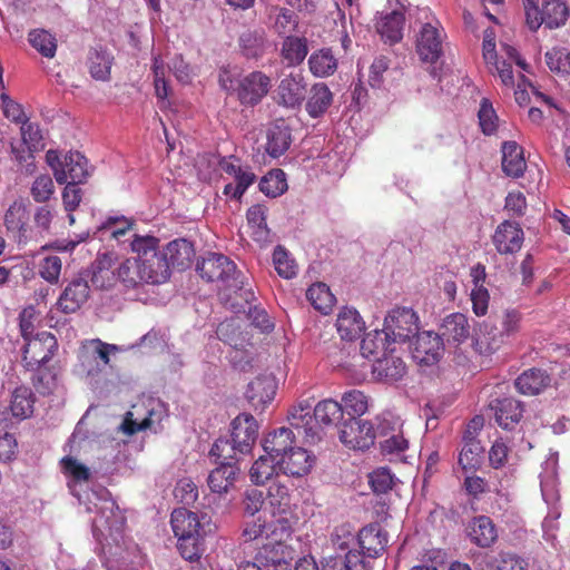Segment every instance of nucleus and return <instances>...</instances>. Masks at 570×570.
Returning a JSON list of instances; mask_svg holds the SVG:
<instances>
[{
    "label": "nucleus",
    "instance_id": "f257e3e1",
    "mask_svg": "<svg viewBox=\"0 0 570 570\" xmlns=\"http://www.w3.org/2000/svg\"><path fill=\"white\" fill-rule=\"evenodd\" d=\"M170 523L174 534L178 539L177 548L181 557L189 561L200 558L204 551V538L217 529L216 522L208 512L198 514L185 508L173 511Z\"/></svg>",
    "mask_w": 570,
    "mask_h": 570
},
{
    "label": "nucleus",
    "instance_id": "f03ea898",
    "mask_svg": "<svg viewBox=\"0 0 570 570\" xmlns=\"http://www.w3.org/2000/svg\"><path fill=\"white\" fill-rule=\"evenodd\" d=\"M196 271L207 282L220 283L219 289L233 291L249 304L254 293L244 289V276L236 264L227 256L219 253H208L197 262Z\"/></svg>",
    "mask_w": 570,
    "mask_h": 570
},
{
    "label": "nucleus",
    "instance_id": "7ed1b4c3",
    "mask_svg": "<svg viewBox=\"0 0 570 570\" xmlns=\"http://www.w3.org/2000/svg\"><path fill=\"white\" fill-rule=\"evenodd\" d=\"M291 532L289 522L284 518L277 519L276 527L258 546L255 560L267 570H291L289 566L295 557V550L286 543Z\"/></svg>",
    "mask_w": 570,
    "mask_h": 570
},
{
    "label": "nucleus",
    "instance_id": "20e7f679",
    "mask_svg": "<svg viewBox=\"0 0 570 570\" xmlns=\"http://www.w3.org/2000/svg\"><path fill=\"white\" fill-rule=\"evenodd\" d=\"M159 240L154 236L135 235L130 243L131 250L137 254L146 284L165 283L169 276V263L166 255L158 250Z\"/></svg>",
    "mask_w": 570,
    "mask_h": 570
},
{
    "label": "nucleus",
    "instance_id": "39448f33",
    "mask_svg": "<svg viewBox=\"0 0 570 570\" xmlns=\"http://www.w3.org/2000/svg\"><path fill=\"white\" fill-rule=\"evenodd\" d=\"M96 497L97 502H92L94 509L88 507V511L96 512L92 520L94 531L117 540L125 528L126 518L115 500L109 498L108 491H102L101 495L96 494Z\"/></svg>",
    "mask_w": 570,
    "mask_h": 570
},
{
    "label": "nucleus",
    "instance_id": "423d86ee",
    "mask_svg": "<svg viewBox=\"0 0 570 570\" xmlns=\"http://www.w3.org/2000/svg\"><path fill=\"white\" fill-rule=\"evenodd\" d=\"M383 330L392 344L409 342L417 334V316L411 308H394L385 316Z\"/></svg>",
    "mask_w": 570,
    "mask_h": 570
},
{
    "label": "nucleus",
    "instance_id": "0eeeda50",
    "mask_svg": "<svg viewBox=\"0 0 570 570\" xmlns=\"http://www.w3.org/2000/svg\"><path fill=\"white\" fill-rule=\"evenodd\" d=\"M307 92L308 82L305 76L299 71L289 72L279 80L274 99L278 106L299 110L306 100Z\"/></svg>",
    "mask_w": 570,
    "mask_h": 570
},
{
    "label": "nucleus",
    "instance_id": "6e6552de",
    "mask_svg": "<svg viewBox=\"0 0 570 570\" xmlns=\"http://www.w3.org/2000/svg\"><path fill=\"white\" fill-rule=\"evenodd\" d=\"M377 436V429L368 421L360 417H346L341 423L340 441L353 450L370 449Z\"/></svg>",
    "mask_w": 570,
    "mask_h": 570
},
{
    "label": "nucleus",
    "instance_id": "1a4fd4ad",
    "mask_svg": "<svg viewBox=\"0 0 570 570\" xmlns=\"http://www.w3.org/2000/svg\"><path fill=\"white\" fill-rule=\"evenodd\" d=\"M569 17V8L566 0H542L538 10L528 13V27L537 31L542 24L549 29H557L566 24Z\"/></svg>",
    "mask_w": 570,
    "mask_h": 570
},
{
    "label": "nucleus",
    "instance_id": "9d476101",
    "mask_svg": "<svg viewBox=\"0 0 570 570\" xmlns=\"http://www.w3.org/2000/svg\"><path fill=\"white\" fill-rule=\"evenodd\" d=\"M58 343L49 332H41L24 346L23 361L29 368L40 367L47 364L53 356Z\"/></svg>",
    "mask_w": 570,
    "mask_h": 570
},
{
    "label": "nucleus",
    "instance_id": "9b49d317",
    "mask_svg": "<svg viewBox=\"0 0 570 570\" xmlns=\"http://www.w3.org/2000/svg\"><path fill=\"white\" fill-rule=\"evenodd\" d=\"M271 78L262 71H253L239 80L236 88L242 105L255 106L268 94Z\"/></svg>",
    "mask_w": 570,
    "mask_h": 570
},
{
    "label": "nucleus",
    "instance_id": "f8f14e48",
    "mask_svg": "<svg viewBox=\"0 0 570 570\" xmlns=\"http://www.w3.org/2000/svg\"><path fill=\"white\" fill-rule=\"evenodd\" d=\"M414 337L415 341L411 344L413 358L420 364H435L443 353L444 341L440 334L431 331L417 332Z\"/></svg>",
    "mask_w": 570,
    "mask_h": 570
},
{
    "label": "nucleus",
    "instance_id": "ddd939ff",
    "mask_svg": "<svg viewBox=\"0 0 570 570\" xmlns=\"http://www.w3.org/2000/svg\"><path fill=\"white\" fill-rule=\"evenodd\" d=\"M28 206L22 199L14 200L4 214V226L18 245H26L30 239Z\"/></svg>",
    "mask_w": 570,
    "mask_h": 570
},
{
    "label": "nucleus",
    "instance_id": "4468645a",
    "mask_svg": "<svg viewBox=\"0 0 570 570\" xmlns=\"http://www.w3.org/2000/svg\"><path fill=\"white\" fill-rule=\"evenodd\" d=\"M443 35L436 26L426 22L416 37V52L424 62L434 63L442 56Z\"/></svg>",
    "mask_w": 570,
    "mask_h": 570
},
{
    "label": "nucleus",
    "instance_id": "2eb2a0df",
    "mask_svg": "<svg viewBox=\"0 0 570 570\" xmlns=\"http://www.w3.org/2000/svg\"><path fill=\"white\" fill-rule=\"evenodd\" d=\"M312 409L314 410L308 401H302L289 413L291 425L308 444H315L323 438L322 429L308 422L309 416H313Z\"/></svg>",
    "mask_w": 570,
    "mask_h": 570
},
{
    "label": "nucleus",
    "instance_id": "dca6fc26",
    "mask_svg": "<svg viewBox=\"0 0 570 570\" xmlns=\"http://www.w3.org/2000/svg\"><path fill=\"white\" fill-rule=\"evenodd\" d=\"M258 435V424L248 413L237 415L232 422L229 438L240 448V454H249Z\"/></svg>",
    "mask_w": 570,
    "mask_h": 570
},
{
    "label": "nucleus",
    "instance_id": "f3484780",
    "mask_svg": "<svg viewBox=\"0 0 570 570\" xmlns=\"http://www.w3.org/2000/svg\"><path fill=\"white\" fill-rule=\"evenodd\" d=\"M276 387L272 375H259L248 383L245 397L254 411L263 412L273 401Z\"/></svg>",
    "mask_w": 570,
    "mask_h": 570
},
{
    "label": "nucleus",
    "instance_id": "a211bd4d",
    "mask_svg": "<svg viewBox=\"0 0 570 570\" xmlns=\"http://www.w3.org/2000/svg\"><path fill=\"white\" fill-rule=\"evenodd\" d=\"M90 288L87 279L73 278L60 294L57 307L65 314L76 313L88 301Z\"/></svg>",
    "mask_w": 570,
    "mask_h": 570
},
{
    "label": "nucleus",
    "instance_id": "6ab92c4d",
    "mask_svg": "<svg viewBox=\"0 0 570 570\" xmlns=\"http://www.w3.org/2000/svg\"><path fill=\"white\" fill-rule=\"evenodd\" d=\"M439 334L449 345L462 344L471 334L468 316L462 313H452L445 316L440 325Z\"/></svg>",
    "mask_w": 570,
    "mask_h": 570
},
{
    "label": "nucleus",
    "instance_id": "aec40b11",
    "mask_svg": "<svg viewBox=\"0 0 570 570\" xmlns=\"http://www.w3.org/2000/svg\"><path fill=\"white\" fill-rule=\"evenodd\" d=\"M314 462L315 458L305 449L294 446L284 456L278 458L276 464H278V470L286 475L303 476L311 471Z\"/></svg>",
    "mask_w": 570,
    "mask_h": 570
},
{
    "label": "nucleus",
    "instance_id": "412c9836",
    "mask_svg": "<svg viewBox=\"0 0 570 570\" xmlns=\"http://www.w3.org/2000/svg\"><path fill=\"white\" fill-rule=\"evenodd\" d=\"M523 243V230L517 223H501L494 235L493 244L500 254H513L520 250Z\"/></svg>",
    "mask_w": 570,
    "mask_h": 570
},
{
    "label": "nucleus",
    "instance_id": "4be33fe9",
    "mask_svg": "<svg viewBox=\"0 0 570 570\" xmlns=\"http://www.w3.org/2000/svg\"><path fill=\"white\" fill-rule=\"evenodd\" d=\"M468 537L479 548H490L498 540V529L491 518L478 515L469 522Z\"/></svg>",
    "mask_w": 570,
    "mask_h": 570
},
{
    "label": "nucleus",
    "instance_id": "5701e85b",
    "mask_svg": "<svg viewBox=\"0 0 570 570\" xmlns=\"http://www.w3.org/2000/svg\"><path fill=\"white\" fill-rule=\"evenodd\" d=\"M377 435L383 438L380 442L381 451L384 455H402L409 448V441L404 438L402 431L391 425L387 420H382L377 425Z\"/></svg>",
    "mask_w": 570,
    "mask_h": 570
},
{
    "label": "nucleus",
    "instance_id": "b1692460",
    "mask_svg": "<svg viewBox=\"0 0 570 570\" xmlns=\"http://www.w3.org/2000/svg\"><path fill=\"white\" fill-rule=\"evenodd\" d=\"M343 420H346L343 405L332 399H326L314 406L313 416H309L308 422L321 429L322 426H336L340 430Z\"/></svg>",
    "mask_w": 570,
    "mask_h": 570
},
{
    "label": "nucleus",
    "instance_id": "393cba45",
    "mask_svg": "<svg viewBox=\"0 0 570 570\" xmlns=\"http://www.w3.org/2000/svg\"><path fill=\"white\" fill-rule=\"evenodd\" d=\"M387 542V532L376 523L364 527L358 533V544L363 557H379L385 550Z\"/></svg>",
    "mask_w": 570,
    "mask_h": 570
},
{
    "label": "nucleus",
    "instance_id": "a878e982",
    "mask_svg": "<svg viewBox=\"0 0 570 570\" xmlns=\"http://www.w3.org/2000/svg\"><path fill=\"white\" fill-rule=\"evenodd\" d=\"M373 376L381 382L394 383L404 377L406 365L400 356L393 354L377 358L372 367Z\"/></svg>",
    "mask_w": 570,
    "mask_h": 570
},
{
    "label": "nucleus",
    "instance_id": "bb28decb",
    "mask_svg": "<svg viewBox=\"0 0 570 570\" xmlns=\"http://www.w3.org/2000/svg\"><path fill=\"white\" fill-rule=\"evenodd\" d=\"M490 406L491 410L494 411L497 423L505 430L513 429L522 417V403L515 399L505 397L502 400H495Z\"/></svg>",
    "mask_w": 570,
    "mask_h": 570
},
{
    "label": "nucleus",
    "instance_id": "cd10ccee",
    "mask_svg": "<svg viewBox=\"0 0 570 570\" xmlns=\"http://www.w3.org/2000/svg\"><path fill=\"white\" fill-rule=\"evenodd\" d=\"M305 110L311 118L322 117L333 104V94L324 82L314 83L308 88Z\"/></svg>",
    "mask_w": 570,
    "mask_h": 570
},
{
    "label": "nucleus",
    "instance_id": "c85d7f7f",
    "mask_svg": "<svg viewBox=\"0 0 570 570\" xmlns=\"http://www.w3.org/2000/svg\"><path fill=\"white\" fill-rule=\"evenodd\" d=\"M295 443V434L288 428H279L267 434L263 441V449L272 459H277L288 453Z\"/></svg>",
    "mask_w": 570,
    "mask_h": 570
},
{
    "label": "nucleus",
    "instance_id": "c756f323",
    "mask_svg": "<svg viewBox=\"0 0 570 570\" xmlns=\"http://www.w3.org/2000/svg\"><path fill=\"white\" fill-rule=\"evenodd\" d=\"M404 13L399 10L381 13L376 22V31L384 42L397 43L403 38Z\"/></svg>",
    "mask_w": 570,
    "mask_h": 570
},
{
    "label": "nucleus",
    "instance_id": "7c9ffc66",
    "mask_svg": "<svg viewBox=\"0 0 570 570\" xmlns=\"http://www.w3.org/2000/svg\"><path fill=\"white\" fill-rule=\"evenodd\" d=\"M219 465L208 475V487L215 493H226L234 485L240 472L234 462L219 461Z\"/></svg>",
    "mask_w": 570,
    "mask_h": 570
},
{
    "label": "nucleus",
    "instance_id": "2f4dec72",
    "mask_svg": "<svg viewBox=\"0 0 570 570\" xmlns=\"http://www.w3.org/2000/svg\"><path fill=\"white\" fill-rule=\"evenodd\" d=\"M551 384L550 375L540 368H530L520 374L514 385L517 390L524 395H537L544 391Z\"/></svg>",
    "mask_w": 570,
    "mask_h": 570
},
{
    "label": "nucleus",
    "instance_id": "473e14b6",
    "mask_svg": "<svg viewBox=\"0 0 570 570\" xmlns=\"http://www.w3.org/2000/svg\"><path fill=\"white\" fill-rule=\"evenodd\" d=\"M527 163L523 149L515 141H504L502 145V170L507 176L519 178L523 176Z\"/></svg>",
    "mask_w": 570,
    "mask_h": 570
},
{
    "label": "nucleus",
    "instance_id": "72a5a7b5",
    "mask_svg": "<svg viewBox=\"0 0 570 570\" xmlns=\"http://www.w3.org/2000/svg\"><path fill=\"white\" fill-rule=\"evenodd\" d=\"M266 12L267 24L278 36H291V32H293L298 24L297 16L286 8L269 6L267 7Z\"/></svg>",
    "mask_w": 570,
    "mask_h": 570
},
{
    "label": "nucleus",
    "instance_id": "f704fd0d",
    "mask_svg": "<svg viewBox=\"0 0 570 570\" xmlns=\"http://www.w3.org/2000/svg\"><path fill=\"white\" fill-rule=\"evenodd\" d=\"M336 328L342 340L353 341L360 337L365 323L355 308L344 307L337 315Z\"/></svg>",
    "mask_w": 570,
    "mask_h": 570
},
{
    "label": "nucleus",
    "instance_id": "c9c22d12",
    "mask_svg": "<svg viewBox=\"0 0 570 570\" xmlns=\"http://www.w3.org/2000/svg\"><path fill=\"white\" fill-rule=\"evenodd\" d=\"M504 338L502 330L498 328L492 318L489 317L480 324L475 345L480 353L490 354L500 348Z\"/></svg>",
    "mask_w": 570,
    "mask_h": 570
},
{
    "label": "nucleus",
    "instance_id": "e433bc0d",
    "mask_svg": "<svg viewBox=\"0 0 570 570\" xmlns=\"http://www.w3.org/2000/svg\"><path fill=\"white\" fill-rule=\"evenodd\" d=\"M163 255H166L169 268L185 269L190 265L195 256V249L189 240L179 238L170 242Z\"/></svg>",
    "mask_w": 570,
    "mask_h": 570
},
{
    "label": "nucleus",
    "instance_id": "4c0bfd02",
    "mask_svg": "<svg viewBox=\"0 0 570 570\" xmlns=\"http://www.w3.org/2000/svg\"><path fill=\"white\" fill-rule=\"evenodd\" d=\"M292 144L291 129L284 121H277L272 125L267 134L266 151L273 158L285 154Z\"/></svg>",
    "mask_w": 570,
    "mask_h": 570
},
{
    "label": "nucleus",
    "instance_id": "58836bf2",
    "mask_svg": "<svg viewBox=\"0 0 570 570\" xmlns=\"http://www.w3.org/2000/svg\"><path fill=\"white\" fill-rule=\"evenodd\" d=\"M308 53L305 37L286 36L282 42L281 57L289 67L301 65Z\"/></svg>",
    "mask_w": 570,
    "mask_h": 570
},
{
    "label": "nucleus",
    "instance_id": "ea45409f",
    "mask_svg": "<svg viewBox=\"0 0 570 570\" xmlns=\"http://www.w3.org/2000/svg\"><path fill=\"white\" fill-rule=\"evenodd\" d=\"M35 397L27 386L17 387L11 395L10 412L13 417L24 420L33 413Z\"/></svg>",
    "mask_w": 570,
    "mask_h": 570
},
{
    "label": "nucleus",
    "instance_id": "a19ab883",
    "mask_svg": "<svg viewBox=\"0 0 570 570\" xmlns=\"http://www.w3.org/2000/svg\"><path fill=\"white\" fill-rule=\"evenodd\" d=\"M63 166L67 170V183L83 184L88 176V161L78 151H69L65 155Z\"/></svg>",
    "mask_w": 570,
    "mask_h": 570
},
{
    "label": "nucleus",
    "instance_id": "79ce46f5",
    "mask_svg": "<svg viewBox=\"0 0 570 570\" xmlns=\"http://www.w3.org/2000/svg\"><path fill=\"white\" fill-rule=\"evenodd\" d=\"M114 57L104 49H94L89 52V72L96 80L107 81L110 78V70Z\"/></svg>",
    "mask_w": 570,
    "mask_h": 570
},
{
    "label": "nucleus",
    "instance_id": "37998d69",
    "mask_svg": "<svg viewBox=\"0 0 570 570\" xmlns=\"http://www.w3.org/2000/svg\"><path fill=\"white\" fill-rule=\"evenodd\" d=\"M308 67L315 77L324 78L335 72L337 60L330 49H321L309 56Z\"/></svg>",
    "mask_w": 570,
    "mask_h": 570
},
{
    "label": "nucleus",
    "instance_id": "c03bdc74",
    "mask_svg": "<svg viewBox=\"0 0 570 570\" xmlns=\"http://www.w3.org/2000/svg\"><path fill=\"white\" fill-rule=\"evenodd\" d=\"M117 278L127 288H135L146 284L138 257L125 259L117 269Z\"/></svg>",
    "mask_w": 570,
    "mask_h": 570
},
{
    "label": "nucleus",
    "instance_id": "a18cd8bd",
    "mask_svg": "<svg viewBox=\"0 0 570 570\" xmlns=\"http://www.w3.org/2000/svg\"><path fill=\"white\" fill-rule=\"evenodd\" d=\"M28 42L42 57L51 59L56 56L57 38L45 29H33L28 33Z\"/></svg>",
    "mask_w": 570,
    "mask_h": 570
},
{
    "label": "nucleus",
    "instance_id": "49530a36",
    "mask_svg": "<svg viewBox=\"0 0 570 570\" xmlns=\"http://www.w3.org/2000/svg\"><path fill=\"white\" fill-rule=\"evenodd\" d=\"M345 417H361L368 410V397L358 390H351L342 395Z\"/></svg>",
    "mask_w": 570,
    "mask_h": 570
},
{
    "label": "nucleus",
    "instance_id": "de8ad7c7",
    "mask_svg": "<svg viewBox=\"0 0 570 570\" xmlns=\"http://www.w3.org/2000/svg\"><path fill=\"white\" fill-rule=\"evenodd\" d=\"M391 341L385 334L384 330H375L367 333L361 342V353L364 357L375 356L380 353H385L390 346Z\"/></svg>",
    "mask_w": 570,
    "mask_h": 570
},
{
    "label": "nucleus",
    "instance_id": "09e8293b",
    "mask_svg": "<svg viewBox=\"0 0 570 570\" xmlns=\"http://www.w3.org/2000/svg\"><path fill=\"white\" fill-rule=\"evenodd\" d=\"M306 297L315 309H318L324 314H327L335 303V296L330 291V287L324 283L313 284L307 289Z\"/></svg>",
    "mask_w": 570,
    "mask_h": 570
},
{
    "label": "nucleus",
    "instance_id": "8fccbe9b",
    "mask_svg": "<svg viewBox=\"0 0 570 570\" xmlns=\"http://www.w3.org/2000/svg\"><path fill=\"white\" fill-rule=\"evenodd\" d=\"M278 470V464L268 454L261 455L249 470L250 481L257 485H263L272 479Z\"/></svg>",
    "mask_w": 570,
    "mask_h": 570
},
{
    "label": "nucleus",
    "instance_id": "3c124183",
    "mask_svg": "<svg viewBox=\"0 0 570 570\" xmlns=\"http://www.w3.org/2000/svg\"><path fill=\"white\" fill-rule=\"evenodd\" d=\"M259 190L268 197H277L287 190L286 175L282 169H273L259 181Z\"/></svg>",
    "mask_w": 570,
    "mask_h": 570
},
{
    "label": "nucleus",
    "instance_id": "603ef678",
    "mask_svg": "<svg viewBox=\"0 0 570 570\" xmlns=\"http://www.w3.org/2000/svg\"><path fill=\"white\" fill-rule=\"evenodd\" d=\"M209 454L216 456L219 461L234 462L236 465L245 455L240 454V448L234 444V441L229 436L217 439Z\"/></svg>",
    "mask_w": 570,
    "mask_h": 570
},
{
    "label": "nucleus",
    "instance_id": "864d4df0",
    "mask_svg": "<svg viewBox=\"0 0 570 570\" xmlns=\"http://www.w3.org/2000/svg\"><path fill=\"white\" fill-rule=\"evenodd\" d=\"M264 31L263 30H245L239 36V47L247 58H257L264 51Z\"/></svg>",
    "mask_w": 570,
    "mask_h": 570
},
{
    "label": "nucleus",
    "instance_id": "5fc2aeb1",
    "mask_svg": "<svg viewBox=\"0 0 570 570\" xmlns=\"http://www.w3.org/2000/svg\"><path fill=\"white\" fill-rule=\"evenodd\" d=\"M459 464L464 471H475L481 465L483 448L479 441H463Z\"/></svg>",
    "mask_w": 570,
    "mask_h": 570
},
{
    "label": "nucleus",
    "instance_id": "6e6d98bb",
    "mask_svg": "<svg viewBox=\"0 0 570 570\" xmlns=\"http://www.w3.org/2000/svg\"><path fill=\"white\" fill-rule=\"evenodd\" d=\"M116 350L115 345L102 343L99 340L92 341L83 353V364L96 363V370L100 371V366L109 363L110 351Z\"/></svg>",
    "mask_w": 570,
    "mask_h": 570
},
{
    "label": "nucleus",
    "instance_id": "4d7b16f0",
    "mask_svg": "<svg viewBox=\"0 0 570 570\" xmlns=\"http://www.w3.org/2000/svg\"><path fill=\"white\" fill-rule=\"evenodd\" d=\"M323 570H367L363 556L357 551H348L344 558L328 560Z\"/></svg>",
    "mask_w": 570,
    "mask_h": 570
},
{
    "label": "nucleus",
    "instance_id": "13d9d810",
    "mask_svg": "<svg viewBox=\"0 0 570 570\" xmlns=\"http://www.w3.org/2000/svg\"><path fill=\"white\" fill-rule=\"evenodd\" d=\"M273 263L277 274L285 278L291 279L297 274V264L289 257V253L285 247L278 245L273 253Z\"/></svg>",
    "mask_w": 570,
    "mask_h": 570
},
{
    "label": "nucleus",
    "instance_id": "bf43d9fd",
    "mask_svg": "<svg viewBox=\"0 0 570 570\" xmlns=\"http://www.w3.org/2000/svg\"><path fill=\"white\" fill-rule=\"evenodd\" d=\"M55 194V184L49 175H39L30 187V195L36 203L48 204Z\"/></svg>",
    "mask_w": 570,
    "mask_h": 570
},
{
    "label": "nucleus",
    "instance_id": "052dcab7",
    "mask_svg": "<svg viewBox=\"0 0 570 570\" xmlns=\"http://www.w3.org/2000/svg\"><path fill=\"white\" fill-rule=\"evenodd\" d=\"M546 62L549 69L557 73H570V51L566 48H552L546 52Z\"/></svg>",
    "mask_w": 570,
    "mask_h": 570
},
{
    "label": "nucleus",
    "instance_id": "680f3d73",
    "mask_svg": "<svg viewBox=\"0 0 570 570\" xmlns=\"http://www.w3.org/2000/svg\"><path fill=\"white\" fill-rule=\"evenodd\" d=\"M479 124L484 135H492L498 128V116L489 99L483 98L478 112Z\"/></svg>",
    "mask_w": 570,
    "mask_h": 570
},
{
    "label": "nucleus",
    "instance_id": "e2e57ef3",
    "mask_svg": "<svg viewBox=\"0 0 570 570\" xmlns=\"http://www.w3.org/2000/svg\"><path fill=\"white\" fill-rule=\"evenodd\" d=\"M32 383L39 394L48 395L57 387V375L51 370L40 366L32 376Z\"/></svg>",
    "mask_w": 570,
    "mask_h": 570
},
{
    "label": "nucleus",
    "instance_id": "0e129e2a",
    "mask_svg": "<svg viewBox=\"0 0 570 570\" xmlns=\"http://www.w3.org/2000/svg\"><path fill=\"white\" fill-rule=\"evenodd\" d=\"M60 465L62 472L76 482L88 481L90 478V470L72 456L62 458Z\"/></svg>",
    "mask_w": 570,
    "mask_h": 570
},
{
    "label": "nucleus",
    "instance_id": "69168bd1",
    "mask_svg": "<svg viewBox=\"0 0 570 570\" xmlns=\"http://www.w3.org/2000/svg\"><path fill=\"white\" fill-rule=\"evenodd\" d=\"M266 207L263 205H254L248 208L246 217L248 224L255 228V234L258 238H265L268 235V228L266 223Z\"/></svg>",
    "mask_w": 570,
    "mask_h": 570
},
{
    "label": "nucleus",
    "instance_id": "338daca9",
    "mask_svg": "<svg viewBox=\"0 0 570 570\" xmlns=\"http://www.w3.org/2000/svg\"><path fill=\"white\" fill-rule=\"evenodd\" d=\"M57 210L49 204H42L36 207L33 212V223L40 233L49 234L51 232V224L55 220Z\"/></svg>",
    "mask_w": 570,
    "mask_h": 570
},
{
    "label": "nucleus",
    "instance_id": "774afa93",
    "mask_svg": "<svg viewBox=\"0 0 570 570\" xmlns=\"http://www.w3.org/2000/svg\"><path fill=\"white\" fill-rule=\"evenodd\" d=\"M529 562L525 558L513 552H500L497 559L495 570H528Z\"/></svg>",
    "mask_w": 570,
    "mask_h": 570
}]
</instances>
